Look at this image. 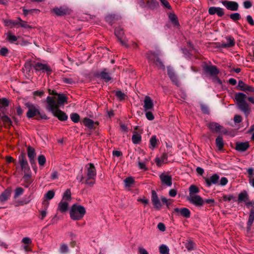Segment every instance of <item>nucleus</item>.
I'll use <instances>...</instances> for the list:
<instances>
[{
    "instance_id": "29",
    "label": "nucleus",
    "mask_w": 254,
    "mask_h": 254,
    "mask_svg": "<svg viewBox=\"0 0 254 254\" xmlns=\"http://www.w3.org/2000/svg\"><path fill=\"white\" fill-rule=\"evenodd\" d=\"M153 103L152 99L149 96H145L144 100L143 108L145 111L151 110L153 108Z\"/></svg>"
},
{
    "instance_id": "19",
    "label": "nucleus",
    "mask_w": 254,
    "mask_h": 254,
    "mask_svg": "<svg viewBox=\"0 0 254 254\" xmlns=\"http://www.w3.org/2000/svg\"><path fill=\"white\" fill-rule=\"evenodd\" d=\"M140 6L143 7H148L149 8L154 9L158 5L156 0H140Z\"/></svg>"
},
{
    "instance_id": "49",
    "label": "nucleus",
    "mask_w": 254,
    "mask_h": 254,
    "mask_svg": "<svg viewBox=\"0 0 254 254\" xmlns=\"http://www.w3.org/2000/svg\"><path fill=\"white\" fill-rule=\"evenodd\" d=\"M70 117L71 121L75 123H77L79 121L80 116L77 113H71L70 115Z\"/></svg>"
},
{
    "instance_id": "32",
    "label": "nucleus",
    "mask_w": 254,
    "mask_h": 254,
    "mask_svg": "<svg viewBox=\"0 0 254 254\" xmlns=\"http://www.w3.org/2000/svg\"><path fill=\"white\" fill-rule=\"evenodd\" d=\"M22 180L24 183V184L23 185L24 187L28 188L33 182V180L31 179V174H24L22 178Z\"/></svg>"
},
{
    "instance_id": "14",
    "label": "nucleus",
    "mask_w": 254,
    "mask_h": 254,
    "mask_svg": "<svg viewBox=\"0 0 254 254\" xmlns=\"http://www.w3.org/2000/svg\"><path fill=\"white\" fill-rule=\"evenodd\" d=\"M46 101L48 104L47 109L52 112V113L59 108L58 105L52 97L48 96L46 98Z\"/></svg>"
},
{
    "instance_id": "47",
    "label": "nucleus",
    "mask_w": 254,
    "mask_h": 254,
    "mask_svg": "<svg viewBox=\"0 0 254 254\" xmlns=\"http://www.w3.org/2000/svg\"><path fill=\"white\" fill-rule=\"evenodd\" d=\"M18 25L20 27L24 28H31V27L27 24L26 21L22 20L20 17L18 18Z\"/></svg>"
},
{
    "instance_id": "3",
    "label": "nucleus",
    "mask_w": 254,
    "mask_h": 254,
    "mask_svg": "<svg viewBox=\"0 0 254 254\" xmlns=\"http://www.w3.org/2000/svg\"><path fill=\"white\" fill-rule=\"evenodd\" d=\"M85 213V207L77 203L72 205L69 211L70 217L74 221L81 220Z\"/></svg>"
},
{
    "instance_id": "2",
    "label": "nucleus",
    "mask_w": 254,
    "mask_h": 254,
    "mask_svg": "<svg viewBox=\"0 0 254 254\" xmlns=\"http://www.w3.org/2000/svg\"><path fill=\"white\" fill-rule=\"evenodd\" d=\"M235 98L237 101V106L238 109L246 116H248L250 113L251 108L246 101V95L241 92L236 93L235 95Z\"/></svg>"
},
{
    "instance_id": "62",
    "label": "nucleus",
    "mask_w": 254,
    "mask_h": 254,
    "mask_svg": "<svg viewBox=\"0 0 254 254\" xmlns=\"http://www.w3.org/2000/svg\"><path fill=\"white\" fill-rule=\"evenodd\" d=\"M194 243L192 241H189L186 244V248L190 251L194 249Z\"/></svg>"
},
{
    "instance_id": "37",
    "label": "nucleus",
    "mask_w": 254,
    "mask_h": 254,
    "mask_svg": "<svg viewBox=\"0 0 254 254\" xmlns=\"http://www.w3.org/2000/svg\"><path fill=\"white\" fill-rule=\"evenodd\" d=\"M113 92L115 93V95L120 101H123L125 99L126 95L122 91L119 90L113 91Z\"/></svg>"
},
{
    "instance_id": "13",
    "label": "nucleus",
    "mask_w": 254,
    "mask_h": 254,
    "mask_svg": "<svg viewBox=\"0 0 254 254\" xmlns=\"http://www.w3.org/2000/svg\"><path fill=\"white\" fill-rule=\"evenodd\" d=\"M151 201L156 210H159L161 208L162 203L156 192L154 190H152L151 191Z\"/></svg>"
},
{
    "instance_id": "9",
    "label": "nucleus",
    "mask_w": 254,
    "mask_h": 254,
    "mask_svg": "<svg viewBox=\"0 0 254 254\" xmlns=\"http://www.w3.org/2000/svg\"><path fill=\"white\" fill-rule=\"evenodd\" d=\"M112 72L110 71L108 68H104L102 71L97 73L95 76L107 83L112 79Z\"/></svg>"
},
{
    "instance_id": "5",
    "label": "nucleus",
    "mask_w": 254,
    "mask_h": 254,
    "mask_svg": "<svg viewBox=\"0 0 254 254\" xmlns=\"http://www.w3.org/2000/svg\"><path fill=\"white\" fill-rule=\"evenodd\" d=\"M9 105V100L6 98H0V111L3 115L1 117V120L5 125L9 127L12 126V121L11 119L6 115H5V108Z\"/></svg>"
},
{
    "instance_id": "11",
    "label": "nucleus",
    "mask_w": 254,
    "mask_h": 254,
    "mask_svg": "<svg viewBox=\"0 0 254 254\" xmlns=\"http://www.w3.org/2000/svg\"><path fill=\"white\" fill-rule=\"evenodd\" d=\"M167 69V74L172 83L178 87L180 86L181 83L174 68L171 66H168Z\"/></svg>"
},
{
    "instance_id": "27",
    "label": "nucleus",
    "mask_w": 254,
    "mask_h": 254,
    "mask_svg": "<svg viewBox=\"0 0 254 254\" xmlns=\"http://www.w3.org/2000/svg\"><path fill=\"white\" fill-rule=\"evenodd\" d=\"M160 179L163 184L166 185L168 187H171L172 186V182L171 176L163 173L160 175Z\"/></svg>"
},
{
    "instance_id": "17",
    "label": "nucleus",
    "mask_w": 254,
    "mask_h": 254,
    "mask_svg": "<svg viewBox=\"0 0 254 254\" xmlns=\"http://www.w3.org/2000/svg\"><path fill=\"white\" fill-rule=\"evenodd\" d=\"M203 70L212 76H217L220 72L219 69L215 65H206L203 67Z\"/></svg>"
},
{
    "instance_id": "23",
    "label": "nucleus",
    "mask_w": 254,
    "mask_h": 254,
    "mask_svg": "<svg viewBox=\"0 0 254 254\" xmlns=\"http://www.w3.org/2000/svg\"><path fill=\"white\" fill-rule=\"evenodd\" d=\"M174 212L176 213L178 215L180 214L181 216L186 218H188L190 216V210L186 207L181 208H175L174 209Z\"/></svg>"
},
{
    "instance_id": "30",
    "label": "nucleus",
    "mask_w": 254,
    "mask_h": 254,
    "mask_svg": "<svg viewBox=\"0 0 254 254\" xmlns=\"http://www.w3.org/2000/svg\"><path fill=\"white\" fill-rule=\"evenodd\" d=\"M11 194V190L9 189H6L0 195V201L3 203L9 199Z\"/></svg>"
},
{
    "instance_id": "48",
    "label": "nucleus",
    "mask_w": 254,
    "mask_h": 254,
    "mask_svg": "<svg viewBox=\"0 0 254 254\" xmlns=\"http://www.w3.org/2000/svg\"><path fill=\"white\" fill-rule=\"evenodd\" d=\"M230 18L234 22H236L241 19V16L239 13H234L230 15Z\"/></svg>"
},
{
    "instance_id": "25",
    "label": "nucleus",
    "mask_w": 254,
    "mask_h": 254,
    "mask_svg": "<svg viewBox=\"0 0 254 254\" xmlns=\"http://www.w3.org/2000/svg\"><path fill=\"white\" fill-rule=\"evenodd\" d=\"M52 113L55 117L61 121H65L68 118L67 115L64 112L59 109V108L53 112Z\"/></svg>"
},
{
    "instance_id": "57",
    "label": "nucleus",
    "mask_w": 254,
    "mask_h": 254,
    "mask_svg": "<svg viewBox=\"0 0 254 254\" xmlns=\"http://www.w3.org/2000/svg\"><path fill=\"white\" fill-rule=\"evenodd\" d=\"M200 109L203 114L207 115L209 114V110L208 106L206 105L201 103Z\"/></svg>"
},
{
    "instance_id": "61",
    "label": "nucleus",
    "mask_w": 254,
    "mask_h": 254,
    "mask_svg": "<svg viewBox=\"0 0 254 254\" xmlns=\"http://www.w3.org/2000/svg\"><path fill=\"white\" fill-rule=\"evenodd\" d=\"M9 54V50L6 47H2L0 49V55L6 57Z\"/></svg>"
},
{
    "instance_id": "41",
    "label": "nucleus",
    "mask_w": 254,
    "mask_h": 254,
    "mask_svg": "<svg viewBox=\"0 0 254 254\" xmlns=\"http://www.w3.org/2000/svg\"><path fill=\"white\" fill-rule=\"evenodd\" d=\"M43 204L45 205V210L40 211V216L39 217V218L41 220L44 219V218L47 215L46 209L47 208V207L49 205V202H46V200H45L43 202Z\"/></svg>"
},
{
    "instance_id": "56",
    "label": "nucleus",
    "mask_w": 254,
    "mask_h": 254,
    "mask_svg": "<svg viewBox=\"0 0 254 254\" xmlns=\"http://www.w3.org/2000/svg\"><path fill=\"white\" fill-rule=\"evenodd\" d=\"M105 19L107 22L112 24L114 20H117V19L116 18L115 14H109L105 17Z\"/></svg>"
},
{
    "instance_id": "60",
    "label": "nucleus",
    "mask_w": 254,
    "mask_h": 254,
    "mask_svg": "<svg viewBox=\"0 0 254 254\" xmlns=\"http://www.w3.org/2000/svg\"><path fill=\"white\" fill-rule=\"evenodd\" d=\"M63 198L66 200H69L71 199V192L69 189H67L64 192Z\"/></svg>"
},
{
    "instance_id": "1",
    "label": "nucleus",
    "mask_w": 254,
    "mask_h": 254,
    "mask_svg": "<svg viewBox=\"0 0 254 254\" xmlns=\"http://www.w3.org/2000/svg\"><path fill=\"white\" fill-rule=\"evenodd\" d=\"M24 105L28 108L26 117L28 119L32 118L34 117H36L35 119L38 121L41 119L47 120L48 119L47 116L45 113L40 112L39 107L38 105L29 102L25 103Z\"/></svg>"
},
{
    "instance_id": "10",
    "label": "nucleus",
    "mask_w": 254,
    "mask_h": 254,
    "mask_svg": "<svg viewBox=\"0 0 254 254\" xmlns=\"http://www.w3.org/2000/svg\"><path fill=\"white\" fill-rule=\"evenodd\" d=\"M27 155L29 159V162L31 164V167L36 172L37 170L36 166V162L35 159L36 154L35 153V149L31 147L28 146L27 148Z\"/></svg>"
},
{
    "instance_id": "7",
    "label": "nucleus",
    "mask_w": 254,
    "mask_h": 254,
    "mask_svg": "<svg viewBox=\"0 0 254 254\" xmlns=\"http://www.w3.org/2000/svg\"><path fill=\"white\" fill-rule=\"evenodd\" d=\"M219 179V175L216 173L211 174L206 177H203L204 183L207 187H210L213 185L218 186Z\"/></svg>"
},
{
    "instance_id": "38",
    "label": "nucleus",
    "mask_w": 254,
    "mask_h": 254,
    "mask_svg": "<svg viewBox=\"0 0 254 254\" xmlns=\"http://www.w3.org/2000/svg\"><path fill=\"white\" fill-rule=\"evenodd\" d=\"M254 221V208L250 210L249 219L247 223V225H252Z\"/></svg>"
},
{
    "instance_id": "15",
    "label": "nucleus",
    "mask_w": 254,
    "mask_h": 254,
    "mask_svg": "<svg viewBox=\"0 0 254 254\" xmlns=\"http://www.w3.org/2000/svg\"><path fill=\"white\" fill-rule=\"evenodd\" d=\"M223 5L226 8L232 11H237L239 8V4L234 1L224 0L222 1Z\"/></svg>"
},
{
    "instance_id": "4",
    "label": "nucleus",
    "mask_w": 254,
    "mask_h": 254,
    "mask_svg": "<svg viewBox=\"0 0 254 254\" xmlns=\"http://www.w3.org/2000/svg\"><path fill=\"white\" fill-rule=\"evenodd\" d=\"M160 56H161V53L160 52H150L148 54L147 59L149 62L155 64L159 68L164 70L165 69V66L160 59Z\"/></svg>"
},
{
    "instance_id": "42",
    "label": "nucleus",
    "mask_w": 254,
    "mask_h": 254,
    "mask_svg": "<svg viewBox=\"0 0 254 254\" xmlns=\"http://www.w3.org/2000/svg\"><path fill=\"white\" fill-rule=\"evenodd\" d=\"M125 185L127 187H130L132 185L134 184L135 181L131 177H129L125 179L124 181Z\"/></svg>"
},
{
    "instance_id": "22",
    "label": "nucleus",
    "mask_w": 254,
    "mask_h": 254,
    "mask_svg": "<svg viewBox=\"0 0 254 254\" xmlns=\"http://www.w3.org/2000/svg\"><path fill=\"white\" fill-rule=\"evenodd\" d=\"M82 123L85 126L91 129H95L96 126L99 125L98 122H95L88 118H84L82 120Z\"/></svg>"
},
{
    "instance_id": "53",
    "label": "nucleus",
    "mask_w": 254,
    "mask_h": 254,
    "mask_svg": "<svg viewBox=\"0 0 254 254\" xmlns=\"http://www.w3.org/2000/svg\"><path fill=\"white\" fill-rule=\"evenodd\" d=\"M24 192V189L21 187H18L16 189L14 195V198H16L19 196L22 195Z\"/></svg>"
},
{
    "instance_id": "50",
    "label": "nucleus",
    "mask_w": 254,
    "mask_h": 254,
    "mask_svg": "<svg viewBox=\"0 0 254 254\" xmlns=\"http://www.w3.org/2000/svg\"><path fill=\"white\" fill-rule=\"evenodd\" d=\"M18 20H13L7 19V20H5L4 21V22L5 25L8 26H9L11 25H13V26L18 25Z\"/></svg>"
},
{
    "instance_id": "6",
    "label": "nucleus",
    "mask_w": 254,
    "mask_h": 254,
    "mask_svg": "<svg viewBox=\"0 0 254 254\" xmlns=\"http://www.w3.org/2000/svg\"><path fill=\"white\" fill-rule=\"evenodd\" d=\"M207 127L212 132L215 133L227 134V130L222 126L216 122H210L207 124Z\"/></svg>"
},
{
    "instance_id": "12",
    "label": "nucleus",
    "mask_w": 254,
    "mask_h": 254,
    "mask_svg": "<svg viewBox=\"0 0 254 254\" xmlns=\"http://www.w3.org/2000/svg\"><path fill=\"white\" fill-rule=\"evenodd\" d=\"M86 175L88 179L95 180L96 177V170L94 165L93 163H88L86 166Z\"/></svg>"
},
{
    "instance_id": "59",
    "label": "nucleus",
    "mask_w": 254,
    "mask_h": 254,
    "mask_svg": "<svg viewBox=\"0 0 254 254\" xmlns=\"http://www.w3.org/2000/svg\"><path fill=\"white\" fill-rule=\"evenodd\" d=\"M33 95L34 98L37 96L42 98L45 95V92L43 90H36L33 92Z\"/></svg>"
},
{
    "instance_id": "54",
    "label": "nucleus",
    "mask_w": 254,
    "mask_h": 254,
    "mask_svg": "<svg viewBox=\"0 0 254 254\" xmlns=\"http://www.w3.org/2000/svg\"><path fill=\"white\" fill-rule=\"evenodd\" d=\"M55 194V191L53 190H49L45 194V198L47 199L50 200L54 197Z\"/></svg>"
},
{
    "instance_id": "39",
    "label": "nucleus",
    "mask_w": 254,
    "mask_h": 254,
    "mask_svg": "<svg viewBox=\"0 0 254 254\" xmlns=\"http://www.w3.org/2000/svg\"><path fill=\"white\" fill-rule=\"evenodd\" d=\"M189 191H190V197H191V196L195 195L193 194L194 193H197L199 192V189L194 185H191L189 188Z\"/></svg>"
},
{
    "instance_id": "31",
    "label": "nucleus",
    "mask_w": 254,
    "mask_h": 254,
    "mask_svg": "<svg viewBox=\"0 0 254 254\" xmlns=\"http://www.w3.org/2000/svg\"><path fill=\"white\" fill-rule=\"evenodd\" d=\"M169 19L174 26L178 27L180 26L179 22L177 16L173 12L168 13Z\"/></svg>"
},
{
    "instance_id": "63",
    "label": "nucleus",
    "mask_w": 254,
    "mask_h": 254,
    "mask_svg": "<svg viewBox=\"0 0 254 254\" xmlns=\"http://www.w3.org/2000/svg\"><path fill=\"white\" fill-rule=\"evenodd\" d=\"M161 4L166 8L171 9V6L167 0H160Z\"/></svg>"
},
{
    "instance_id": "35",
    "label": "nucleus",
    "mask_w": 254,
    "mask_h": 254,
    "mask_svg": "<svg viewBox=\"0 0 254 254\" xmlns=\"http://www.w3.org/2000/svg\"><path fill=\"white\" fill-rule=\"evenodd\" d=\"M18 161L20 166L25 165L28 163L26 159V154L24 152H21L18 156Z\"/></svg>"
},
{
    "instance_id": "20",
    "label": "nucleus",
    "mask_w": 254,
    "mask_h": 254,
    "mask_svg": "<svg viewBox=\"0 0 254 254\" xmlns=\"http://www.w3.org/2000/svg\"><path fill=\"white\" fill-rule=\"evenodd\" d=\"M189 200L190 202L196 206H201L204 203V200L199 195H196L190 197Z\"/></svg>"
},
{
    "instance_id": "52",
    "label": "nucleus",
    "mask_w": 254,
    "mask_h": 254,
    "mask_svg": "<svg viewBox=\"0 0 254 254\" xmlns=\"http://www.w3.org/2000/svg\"><path fill=\"white\" fill-rule=\"evenodd\" d=\"M223 200L224 201H228V202L230 201L231 200H233L234 201L236 202V197L232 194L229 195L228 196L225 194V195H223Z\"/></svg>"
},
{
    "instance_id": "34",
    "label": "nucleus",
    "mask_w": 254,
    "mask_h": 254,
    "mask_svg": "<svg viewBox=\"0 0 254 254\" xmlns=\"http://www.w3.org/2000/svg\"><path fill=\"white\" fill-rule=\"evenodd\" d=\"M215 143L219 150H222L223 149L224 142L223 138L221 136L219 135L216 137Z\"/></svg>"
},
{
    "instance_id": "16",
    "label": "nucleus",
    "mask_w": 254,
    "mask_h": 254,
    "mask_svg": "<svg viewBox=\"0 0 254 254\" xmlns=\"http://www.w3.org/2000/svg\"><path fill=\"white\" fill-rule=\"evenodd\" d=\"M237 88L246 93H254V87L245 84L242 80H239Z\"/></svg>"
},
{
    "instance_id": "36",
    "label": "nucleus",
    "mask_w": 254,
    "mask_h": 254,
    "mask_svg": "<svg viewBox=\"0 0 254 254\" xmlns=\"http://www.w3.org/2000/svg\"><path fill=\"white\" fill-rule=\"evenodd\" d=\"M68 206V204L67 202L61 201L59 204V210L62 212H64L67 211Z\"/></svg>"
},
{
    "instance_id": "26",
    "label": "nucleus",
    "mask_w": 254,
    "mask_h": 254,
    "mask_svg": "<svg viewBox=\"0 0 254 254\" xmlns=\"http://www.w3.org/2000/svg\"><path fill=\"white\" fill-rule=\"evenodd\" d=\"M53 11L57 15L59 16H64L69 13V9L64 6L55 7L53 8Z\"/></svg>"
},
{
    "instance_id": "40",
    "label": "nucleus",
    "mask_w": 254,
    "mask_h": 254,
    "mask_svg": "<svg viewBox=\"0 0 254 254\" xmlns=\"http://www.w3.org/2000/svg\"><path fill=\"white\" fill-rule=\"evenodd\" d=\"M58 104L59 105H63L65 102H67V97L64 94H58Z\"/></svg>"
},
{
    "instance_id": "28",
    "label": "nucleus",
    "mask_w": 254,
    "mask_h": 254,
    "mask_svg": "<svg viewBox=\"0 0 254 254\" xmlns=\"http://www.w3.org/2000/svg\"><path fill=\"white\" fill-rule=\"evenodd\" d=\"M249 147L248 142H238L236 143L235 149L239 152H244Z\"/></svg>"
},
{
    "instance_id": "8",
    "label": "nucleus",
    "mask_w": 254,
    "mask_h": 254,
    "mask_svg": "<svg viewBox=\"0 0 254 254\" xmlns=\"http://www.w3.org/2000/svg\"><path fill=\"white\" fill-rule=\"evenodd\" d=\"M33 68L36 71H41L42 73H46L48 75H50L52 71V68L47 64H43L39 62H34Z\"/></svg>"
},
{
    "instance_id": "21",
    "label": "nucleus",
    "mask_w": 254,
    "mask_h": 254,
    "mask_svg": "<svg viewBox=\"0 0 254 254\" xmlns=\"http://www.w3.org/2000/svg\"><path fill=\"white\" fill-rule=\"evenodd\" d=\"M115 34L117 38L118 39V40L120 41L121 44L123 46L127 47V45L126 44V42L123 40L124 37V32L123 29L120 27L116 28L115 29Z\"/></svg>"
},
{
    "instance_id": "58",
    "label": "nucleus",
    "mask_w": 254,
    "mask_h": 254,
    "mask_svg": "<svg viewBox=\"0 0 254 254\" xmlns=\"http://www.w3.org/2000/svg\"><path fill=\"white\" fill-rule=\"evenodd\" d=\"M228 182V180L227 178L226 177H222L220 179H219V180L218 181V186H226Z\"/></svg>"
},
{
    "instance_id": "51",
    "label": "nucleus",
    "mask_w": 254,
    "mask_h": 254,
    "mask_svg": "<svg viewBox=\"0 0 254 254\" xmlns=\"http://www.w3.org/2000/svg\"><path fill=\"white\" fill-rule=\"evenodd\" d=\"M20 167L21 168L22 170L24 173V174H31L30 168L29 166L28 163L26 164L25 165H22L20 166Z\"/></svg>"
},
{
    "instance_id": "46",
    "label": "nucleus",
    "mask_w": 254,
    "mask_h": 254,
    "mask_svg": "<svg viewBox=\"0 0 254 254\" xmlns=\"http://www.w3.org/2000/svg\"><path fill=\"white\" fill-rule=\"evenodd\" d=\"M69 249L67 246L65 244H61L60 248V252L63 254H66L68 253Z\"/></svg>"
},
{
    "instance_id": "18",
    "label": "nucleus",
    "mask_w": 254,
    "mask_h": 254,
    "mask_svg": "<svg viewBox=\"0 0 254 254\" xmlns=\"http://www.w3.org/2000/svg\"><path fill=\"white\" fill-rule=\"evenodd\" d=\"M227 43H218L217 47L221 48H228L233 47L235 44V39L232 36H228L226 37Z\"/></svg>"
},
{
    "instance_id": "43",
    "label": "nucleus",
    "mask_w": 254,
    "mask_h": 254,
    "mask_svg": "<svg viewBox=\"0 0 254 254\" xmlns=\"http://www.w3.org/2000/svg\"><path fill=\"white\" fill-rule=\"evenodd\" d=\"M7 40L11 43H13L17 41V38L16 36L12 35L10 32L7 33Z\"/></svg>"
},
{
    "instance_id": "55",
    "label": "nucleus",
    "mask_w": 254,
    "mask_h": 254,
    "mask_svg": "<svg viewBox=\"0 0 254 254\" xmlns=\"http://www.w3.org/2000/svg\"><path fill=\"white\" fill-rule=\"evenodd\" d=\"M38 161L40 166H43L46 161V157L43 155H40L38 156Z\"/></svg>"
},
{
    "instance_id": "45",
    "label": "nucleus",
    "mask_w": 254,
    "mask_h": 254,
    "mask_svg": "<svg viewBox=\"0 0 254 254\" xmlns=\"http://www.w3.org/2000/svg\"><path fill=\"white\" fill-rule=\"evenodd\" d=\"M159 252L161 254H169V249L165 245H162L160 246Z\"/></svg>"
},
{
    "instance_id": "44",
    "label": "nucleus",
    "mask_w": 254,
    "mask_h": 254,
    "mask_svg": "<svg viewBox=\"0 0 254 254\" xmlns=\"http://www.w3.org/2000/svg\"><path fill=\"white\" fill-rule=\"evenodd\" d=\"M158 142V140L157 139L156 135H152L149 140L150 145L152 148L156 147Z\"/></svg>"
},
{
    "instance_id": "24",
    "label": "nucleus",
    "mask_w": 254,
    "mask_h": 254,
    "mask_svg": "<svg viewBox=\"0 0 254 254\" xmlns=\"http://www.w3.org/2000/svg\"><path fill=\"white\" fill-rule=\"evenodd\" d=\"M249 198L248 192L246 190H244L239 193L238 198H236V202L238 204L245 203L248 200Z\"/></svg>"
},
{
    "instance_id": "64",
    "label": "nucleus",
    "mask_w": 254,
    "mask_h": 254,
    "mask_svg": "<svg viewBox=\"0 0 254 254\" xmlns=\"http://www.w3.org/2000/svg\"><path fill=\"white\" fill-rule=\"evenodd\" d=\"M217 9L216 14L219 17L223 16L224 15V9L219 7H217Z\"/></svg>"
},
{
    "instance_id": "33",
    "label": "nucleus",
    "mask_w": 254,
    "mask_h": 254,
    "mask_svg": "<svg viewBox=\"0 0 254 254\" xmlns=\"http://www.w3.org/2000/svg\"><path fill=\"white\" fill-rule=\"evenodd\" d=\"M131 140L134 144H139L141 141V136L140 134H139L137 131H133V134L132 136Z\"/></svg>"
}]
</instances>
